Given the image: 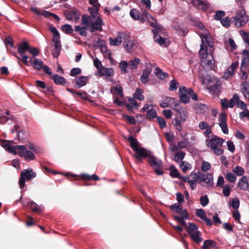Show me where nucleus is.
Instances as JSON below:
<instances>
[{"label":"nucleus","mask_w":249,"mask_h":249,"mask_svg":"<svg viewBox=\"0 0 249 249\" xmlns=\"http://www.w3.org/2000/svg\"><path fill=\"white\" fill-rule=\"evenodd\" d=\"M189 145V142L187 141H181L178 143L177 144V148L178 149H183L186 148Z\"/></svg>","instance_id":"052dcab7"},{"label":"nucleus","mask_w":249,"mask_h":249,"mask_svg":"<svg viewBox=\"0 0 249 249\" xmlns=\"http://www.w3.org/2000/svg\"><path fill=\"white\" fill-rule=\"evenodd\" d=\"M150 151L147 150V155L146 158H148L147 161L150 166L154 169V171L157 175H162L163 172L162 171L163 168L162 162L161 160L157 159L155 157L150 154Z\"/></svg>","instance_id":"20e7f679"},{"label":"nucleus","mask_w":249,"mask_h":249,"mask_svg":"<svg viewBox=\"0 0 249 249\" xmlns=\"http://www.w3.org/2000/svg\"><path fill=\"white\" fill-rule=\"evenodd\" d=\"M242 61L241 62V68L243 66L247 67L249 64V51L247 50H244L242 53Z\"/></svg>","instance_id":"b1692460"},{"label":"nucleus","mask_w":249,"mask_h":249,"mask_svg":"<svg viewBox=\"0 0 249 249\" xmlns=\"http://www.w3.org/2000/svg\"><path fill=\"white\" fill-rule=\"evenodd\" d=\"M51 78L53 80L54 83L56 85H64L66 82L64 77L56 74L52 75Z\"/></svg>","instance_id":"a878e982"},{"label":"nucleus","mask_w":249,"mask_h":249,"mask_svg":"<svg viewBox=\"0 0 249 249\" xmlns=\"http://www.w3.org/2000/svg\"><path fill=\"white\" fill-rule=\"evenodd\" d=\"M19 126L16 125L13 129L11 130V133H14L15 131L17 132V137L22 143H26L28 141L29 133L24 130H19Z\"/></svg>","instance_id":"9d476101"},{"label":"nucleus","mask_w":249,"mask_h":249,"mask_svg":"<svg viewBox=\"0 0 249 249\" xmlns=\"http://www.w3.org/2000/svg\"><path fill=\"white\" fill-rule=\"evenodd\" d=\"M201 38L202 43L199 53L203 59L201 65L207 71L214 70L215 65L213 56V43L210 41V37L207 35H202Z\"/></svg>","instance_id":"f257e3e1"},{"label":"nucleus","mask_w":249,"mask_h":249,"mask_svg":"<svg viewBox=\"0 0 249 249\" xmlns=\"http://www.w3.org/2000/svg\"><path fill=\"white\" fill-rule=\"evenodd\" d=\"M109 40L110 45L112 46H118L121 44L122 42L121 37H120V36L115 38L110 37Z\"/></svg>","instance_id":"a19ab883"},{"label":"nucleus","mask_w":249,"mask_h":249,"mask_svg":"<svg viewBox=\"0 0 249 249\" xmlns=\"http://www.w3.org/2000/svg\"><path fill=\"white\" fill-rule=\"evenodd\" d=\"M82 73V70L79 68H72L70 72V75L71 76H76L77 75L80 74Z\"/></svg>","instance_id":"bf43d9fd"},{"label":"nucleus","mask_w":249,"mask_h":249,"mask_svg":"<svg viewBox=\"0 0 249 249\" xmlns=\"http://www.w3.org/2000/svg\"><path fill=\"white\" fill-rule=\"evenodd\" d=\"M193 92V89L191 88L187 89L185 87L181 86L179 89V96L180 100L186 104L190 101L191 93Z\"/></svg>","instance_id":"6e6552de"},{"label":"nucleus","mask_w":249,"mask_h":249,"mask_svg":"<svg viewBox=\"0 0 249 249\" xmlns=\"http://www.w3.org/2000/svg\"><path fill=\"white\" fill-rule=\"evenodd\" d=\"M200 203L203 207L207 205L209 202V200L207 195L201 196L199 199Z\"/></svg>","instance_id":"13d9d810"},{"label":"nucleus","mask_w":249,"mask_h":249,"mask_svg":"<svg viewBox=\"0 0 249 249\" xmlns=\"http://www.w3.org/2000/svg\"><path fill=\"white\" fill-rule=\"evenodd\" d=\"M18 154L20 157H24L26 161L34 160L35 156L30 150L26 149L25 145H18Z\"/></svg>","instance_id":"1a4fd4ad"},{"label":"nucleus","mask_w":249,"mask_h":249,"mask_svg":"<svg viewBox=\"0 0 249 249\" xmlns=\"http://www.w3.org/2000/svg\"><path fill=\"white\" fill-rule=\"evenodd\" d=\"M157 112L154 109H150L147 111L146 116L148 119H152L157 116Z\"/></svg>","instance_id":"4d7b16f0"},{"label":"nucleus","mask_w":249,"mask_h":249,"mask_svg":"<svg viewBox=\"0 0 249 249\" xmlns=\"http://www.w3.org/2000/svg\"><path fill=\"white\" fill-rule=\"evenodd\" d=\"M222 25L225 27H229L231 25V20L228 17H226L220 20Z\"/></svg>","instance_id":"338daca9"},{"label":"nucleus","mask_w":249,"mask_h":249,"mask_svg":"<svg viewBox=\"0 0 249 249\" xmlns=\"http://www.w3.org/2000/svg\"><path fill=\"white\" fill-rule=\"evenodd\" d=\"M81 179L85 180H93L95 181L99 180L100 178L98 176L95 174L92 175H89L87 174H82L80 176Z\"/></svg>","instance_id":"473e14b6"},{"label":"nucleus","mask_w":249,"mask_h":249,"mask_svg":"<svg viewBox=\"0 0 249 249\" xmlns=\"http://www.w3.org/2000/svg\"><path fill=\"white\" fill-rule=\"evenodd\" d=\"M198 227L194 223H189L188 226H186V231L189 234L195 232V231H196Z\"/></svg>","instance_id":"58836bf2"},{"label":"nucleus","mask_w":249,"mask_h":249,"mask_svg":"<svg viewBox=\"0 0 249 249\" xmlns=\"http://www.w3.org/2000/svg\"><path fill=\"white\" fill-rule=\"evenodd\" d=\"M218 121L219 125L221 128L222 132L225 134H228L229 130L227 124V114L225 112H222L219 114Z\"/></svg>","instance_id":"f8f14e48"},{"label":"nucleus","mask_w":249,"mask_h":249,"mask_svg":"<svg viewBox=\"0 0 249 249\" xmlns=\"http://www.w3.org/2000/svg\"><path fill=\"white\" fill-rule=\"evenodd\" d=\"M29 52L34 56H37L39 54V50L35 47L30 46Z\"/></svg>","instance_id":"0e129e2a"},{"label":"nucleus","mask_w":249,"mask_h":249,"mask_svg":"<svg viewBox=\"0 0 249 249\" xmlns=\"http://www.w3.org/2000/svg\"><path fill=\"white\" fill-rule=\"evenodd\" d=\"M239 99V95L236 93L234 94L232 98H231L229 101V107L232 108L234 106L235 104H236V101Z\"/></svg>","instance_id":"49530a36"},{"label":"nucleus","mask_w":249,"mask_h":249,"mask_svg":"<svg viewBox=\"0 0 249 249\" xmlns=\"http://www.w3.org/2000/svg\"><path fill=\"white\" fill-rule=\"evenodd\" d=\"M27 205H30L31 210L34 212L40 213L42 212L41 208L34 201L28 203Z\"/></svg>","instance_id":"e433bc0d"},{"label":"nucleus","mask_w":249,"mask_h":249,"mask_svg":"<svg viewBox=\"0 0 249 249\" xmlns=\"http://www.w3.org/2000/svg\"><path fill=\"white\" fill-rule=\"evenodd\" d=\"M172 124L174 126L176 127L177 130L178 131L180 132L182 130V126L181 124H183L182 123L181 120H180L178 118H176L172 121Z\"/></svg>","instance_id":"37998d69"},{"label":"nucleus","mask_w":249,"mask_h":249,"mask_svg":"<svg viewBox=\"0 0 249 249\" xmlns=\"http://www.w3.org/2000/svg\"><path fill=\"white\" fill-rule=\"evenodd\" d=\"M234 18L235 25L238 27L245 25L249 20V17L246 15V11L244 9L238 10Z\"/></svg>","instance_id":"0eeeda50"},{"label":"nucleus","mask_w":249,"mask_h":249,"mask_svg":"<svg viewBox=\"0 0 249 249\" xmlns=\"http://www.w3.org/2000/svg\"><path fill=\"white\" fill-rule=\"evenodd\" d=\"M81 22L83 25H85L88 28L90 27L91 22V18L88 15H84L82 17Z\"/></svg>","instance_id":"c9c22d12"},{"label":"nucleus","mask_w":249,"mask_h":249,"mask_svg":"<svg viewBox=\"0 0 249 249\" xmlns=\"http://www.w3.org/2000/svg\"><path fill=\"white\" fill-rule=\"evenodd\" d=\"M88 80V77L84 76H79L75 78V82H76V85L74 87L76 88H80L84 86H85L87 84V82Z\"/></svg>","instance_id":"5701e85b"},{"label":"nucleus","mask_w":249,"mask_h":249,"mask_svg":"<svg viewBox=\"0 0 249 249\" xmlns=\"http://www.w3.org/2000/svg\"><path fill=\"white\" fill-rule=\"evenodd\" d=\"M124 47L127 50L128 52L130 53L132 51V48L134 44L132 40L128 41L126 43H123Z\"/></svg>","instance_id":"603ef678"},{"label":"nucleus","mask_w":249,"mask_h":249,"mask_svg":"<svg viewBox=\"0 0 249 249\" xmlns=\"http://www.w3.org/2000/svg\"><path fill=\"white\" fill-rule=\"evenodd\" d=\"M172 100H173V99L171 97H166L163 101L160 103V106L162 108L168 107H169V104Z\"/></svg>","instance_id":"de8ad7c7"},{"label":"nucleus","mask_w":249,"mask_h":249,"mask_svg":"<svg viewBox=\"0 0 249 249\" xmlns=\"http://www.w3.org/2000/svg\"><path fill=\"white\" fill-rule=\"evenodd\" d=\"M169 208L172 211L177 213H179L182 210L181 205L177 203L174 205L170 206Z\"/></svg>","instance_id":"8fccbe9b"},{"label":"nucleus","mask_w":249,"mask_h":249,"mask_svg":"<svg viewBox=\"0 0 249 249\" xmlns=\"http://www.w3.org/2000/svg\"><path fill=\"white\" fill-rule=\"evenodd\" d=\"M196 215L201 218L202 220L203 219L204 217L206 216V213L205 211L202 209H197L196 211Z\"/></svg>","instance_id":"680f3d73"},{"label":"nucleus","mask_w":249,"mask_h":249,"mask_svg":"<svg viewBox=\"0 0 249 249\" xmlns=\"http://www.w3.org/2000/svg\"><path fill=\"white\" fill-rule=\"evenodd\" d=\"M170 169L171 170L170 175L172 178H179L180 175L179 173L178 170L175 168L174 165H172L170 166Z\"/></svg>","instance_id":"c03bdc74"},{"label":"nucleus","mask_w":249,"mask_h":249,"mask_svg":"<svg viewBox=\"0 0 249 249\" xmlns=\"http://www.w3.org/2000/svg\"><path fill=\"white\" fill-rule=\"evenodd\" d=\"M114 74V71L112 68L101 67L99 71L96 73V75L111 76Z\"/></svg>","instance_id":"aec40b11"},{"label":"nucleus","mask_w":249,"mask_h":249,"mask_svg":"<svg viewBox=\"0 0 249 249\" xmlns=\"http://www.w3.org/2000/svg\"><path fill=\"white\" fill-rule=\"evenodd\" d=\"M242 92L245 98L249 101V83L244 82L242 83Z\"/></svg>","instance_id":"cd10ccee"},{"label":"nucleus","mask_w":249,"mask_h":249,"mask_svg":"<svg viewBox=\"0 0 249 249\" xmlns=\"http://www.w3.org/2000/svg\"><path fill=\"white\" fill-rule=\"evenodd\" d=\"M179 84L175 80H171L169 88V91H175L177 89Z\"/></svg>","instance_id":"6e6d98bb"},{"label":"nucleus","mask_w":249,"mask_h":249,"mask_svg":"<svg viewBox=\"0 0 249 249\" xmlns=\"http://www.w3.org/2000/svg\"><path fill=\"white\" fill-rule=\"evenodd\" d=\"M180 168L183 172L186 173L187 170H190L192 168V166L188 162L182 161L180 165Z\"/></svg>","instance_id":"ea45409f"},{"label":"nucleus","mask_w":249,"mask_h":249,"mask_svg":"<svg viewBox=\"0 0 249 249\" xmlns=\"http://www.w3.org/2000/svg\"><path fill=\"white\" fill-rule=\"evenodd\" d=\"M30 45L26 41H23L22 43L18 44V52L21 55H24V53L26 51H29L30 49Z\"/></svg>","instance_id":"4be33fe9"},{"label":"nucleus","mask_w":249,"mask_h":249,"mask_svg":"<svg viewBox=\"0 0 249 249\" xmlns=\"http://www.w3.org/2000/svg\"><path fill=\"white\" fill-rule=\"evenodd\" d=\"M36 177V173L34 172L33 169L31 168L22 171L20 173V176L18 181V184L20 188L22 189L24 187L26 180H30Z\"/></svg>","instance_id":"423d86ee"},{"label":"nucleus","mask_w":249,"mask_h":249,"mask_svg":"<svg viewBox=\"0 0 249 249\" xmlns=\"http://www.w3.org/2000/svg\"><path fill=\"white\" fill-rule=\"evenodd\" d=\"M141 63L140 59L138 58H135L134 59H131L127 62L126 61H121L119 67L121 70V72L123 74H125L128 72L127 69L131 70L136 69L138 67V65Z\"/></svg>","instance_id":"39448f33"},{"label":"nucleus","mask_w":249,"mask_h":249,"mask_svg":"<svg viewBox=\"0 0 249 249\" xmlns=\"http://www.w3.org/2000/svg\"><path fill=\"white\" fill-rule=\"evenodd\" d=\"M152 72V66L151 65H147L143 70L142 75L140 80L143 84H146L150 81L149 76Z\"/></svg>","instance_id":"dca6fc26"},{"label":"nucleus","mask_w":249,"mask_h":249,"mask_svg":"<svg viewBox=\"0 0 249 249\" xmlns=\"http://www.w3.org/2000/svg\"><path fill=\"white\" fill-rule=\"evenodd\" d=\"M61 30L66 34H71L73 31L71 26L68 24L62 25Z\"/></svg>","instance_id":"79ce46f5"},{"label":"nucleus","mask_w":249,"mask_h":249,"mask_svg":"<svg viewBox=\"0 0 249 249\" xmlns=\"http://www.w3.org/2000/svg\"><path fill=\"white\" fill-rule=\"evenodd\" d=\"M223 142V139L213 135L211 139L206 141V143L208 147L212 148L213 146L216 147H221Z\"/></svg>","instance_id":"4468645a"},{"label":"nucleus","mask_w":249,"mask_h":249,"mask_svg":"<svg viewBox=\"0 0 249 249\" xmlns=\"http://www.w3.org/2000/svg\"><path fill=\"white\" fill-rule=\"evenodd\" d=\"M194 108L198 113H203L207 109V106L201 103H196L194 105Z\"/></svg>","instance_id":"72a5a7b5"},{"label":"nucleus","mask_w":249,"mask_h":249,"mask_svg":"<svg viewBox=\"0 0 249 249\" xmlns=\"http://www.w3.org/2000/svg\"><path fill=\"white\" fill-rule=\"evenodd\" d=\"M249 186V180L248 178L244 176L238 181V187L241 190H247Z\"/></svg>","instance_id":"412c9836"},{"label":"nucleus","mask_w":249,"mask_h":249,"mask_svg":"<svg viewBox=\"0 0 249 249\" xmlns=\"http://www.w3.org/2000/svg\"><path fill=\"white\" fill-rule=\"evenodd\" d=\"M80 14L77 10L74 9L67 12L65 17L67 19L69 20L77 21L80 18Z\"/></svg>","instance_id":"f3484780"},{"label":"nucleus","mask_w":249,"mask_h":249,"mask_svg":"<svg viewBox=\"0 0 249 249\" xmlns=\"http://www.w3.org/2000/svg\"><path fill=\"white\" fill-rule=\"evenodd\" d=\"M75 31L78 32V33L82 36H86L87 35V32L86 31L89 28L83 26L81 27L79 25H76L74 27Z\"/></svg>","instance_id":"f704fd0d"},{"label":"nucleus","mask_w":249,"mask_h":249,"mask_svg":"<svg viewBox=\"0 0 249 249\" xmlns=\"http://www.w3.org/2000/svg\"><path fill=\"white\" fill-rule=\"evenodd\" d=\"M239 117L241 120H243L245 117L249 119V110L248 108H247V109L243 110V111L239 113Z\"/></svg>","instance_id":"774afa93"},{"label":"nucleus","mask_w":249,"mask_h":249,"mask_svg":"<svg viewBox=\"0 0 249 249\" xmlns=\"http://www.w3.org/2000/svg\"><path fill=\"white\" fill-rule=\"evenodd\" d=\"M232 171L237 176H242L244 174V169L243 167L239 166H235L232 170Z\"/></svg>","instance_id":"3c124183"},{"label":"nucleus","mask_w":249,"mask_h":249,"mask_svg":"<svg viewBox=\"0 0 249 249\" xmlns=\"http://www.w3.org/2000/svg\"><path fill=\"white\" fill-rule=\"evenodd\" d=\"M223 187V193L225 196L228 197L231 193V188L228 185H224Z\"/></svg>","instance_id":"69168bd1"},{"label":"nucleus","mask_w":249,"mask_h":249,"mask_svg":"<svg viewBox=\"0 0 249 249\" xmlns=\"http://www.w3.org/2000/svg\"><path fill=\"white\" fill-rule=\"evenodd\" d=\"M123 118L126 119L127 121H128L131 124H134L136 123L135 119L133 116L123 114Z\"/></svg>","instance_id":"e2e57ef3"},{"label":"nucleus","mask_w":249,"mask_h":249,"mask_svg":"<svg viewBox=\"0 0 249 249\" xmlns=\"http://www.w3.org/2000/svg\"><path fill=\"white\" fill-rule=\"evenodd\" d=\"M190 177L197 179V182L202 186H204L203 183H206L208 187H212L213 185V176L211 174H203L200 172L196 174L192 172L190 174Z\"/></svg>","instance_id":"7ed1b4c3"},{"label":"nucleus","mask_w":249,"mask_h":249,"mask_svg":"<svg viewBox=\"0 0 249 249\" xmlns=\"http://www.w3.org/2000/svg\"><path fill=\"white\" fill-rule=\"evenodd\" d=\"M199 76L202 83L204 84L207 83L209 85V87H210V84H213L215 83V82H213L212 79L216 78L214 76H211L209 75H206L205 76L204 75L201 76V75H199Z\"/></svg>","instance_id":"c85d7f7f"},{"label":"nucleus","mask_w":249,"mask_h":249,"mask_svg":"<svg viewBox=\"0 0 249 249\" xmlns=\"http://www.w3.org/2000/svg\"><path fill=\"white\" fill-rule=\"evenodd\" d=\"M130 17L135 20H140L142 23L144 22L145 19L150 17V16L147 13H144L141 16L140 11L137 9H132L130 12ZM151 18L153 19V17Z\"/></svg>","instance_id":"ddd939ff"},{"label":"nucleus","mask_w":249,"mask_h":249,"mask_svg":"<svg viewBox=\"0 0 249 249\" xmlns=\"http://www.w3.org/2000/svg\"><path fill=\"white\" fill-rule=\"evenodd\" d=\"M97 43L100 47L101 51L102 53L107 52V46L106 44V42L104 40L99 39L97 41Z\"/></svg>","instance_id":"a18cd8bd"},{"label":"nucleus","mask_w":249,"mask_h":249,"mask_svg":"<svg viewBox=\"0 0 249 249\" xmlns=\"http://www.w3.org/2000/svg\"><path fill=\"white\" fill-rule=\"evenodd\" d=\"M127 140L130 143V146L135 152L134 157L139 161L141 162L142 160L145 158L147 156V150L143 147L139 148V142L137 139L132 136H129Z\"/></svg>","instance_id":"f03ea898"},{"label":"nucleus","mask_w":249,"mask_h":249,"mask_svg":"<svg viewBox=\"0 0 249 249\" xmlns=\"http://www.w3.org/2000/svg\"><path fill=\"white\" fill-rule=\"evenodd\" d=\"M155 74L160 79L164 80L169 77V74L165 72H164L161 69L157 68L155 70Z\"/></svg>","instance_id":"c756f323"},{"label":"nucleus","mask_w":249,"mask_h":249,"mask_svg":"<svg viewBox=\"0 0 249 249\" xmlns=\"http://www.w3.org/2000/svg\"><path fill=\"white\" fill-rule=\"evenodd\" d=\"M54 48L52 50V53L54 57H57L61 50V45L53 44Z\"/></svg>","instance_id":"4c0bfd02"},{"label":"nucleus","mask_w":249,"mask_h":249,"mask_svg":"<svg viewBox=\"0 0 249 249\" xmlns=\"http://www.w3.org/2000/svg\"><path fill=\"white\" fill-rule=\"evenodd\" d=\"M212 80L213 82H215V83L213 84H210L209 88L211 90L216 93L218 91L220 88V82L217 78H213Z\"/></svg>","instance_id":"7c9ffc66"},{"label":"nucleus","mask_w":249,"mask_h":249,"mask_svg":"<svg viewBox=\"0 0 249 249\" xmlns=\"http://www.w3.org/2000/svg\"><path fill=\"white\" fill-rule=\"evenodd\" d=\"M90 24V28L89 29L90 32H93L95 30L99 31H102L101 26L103 24V20L99 17H97L96 19L93 21Z\"/></svg>","instance_id":"a211bd4d"},{"label":"nucleus","mask_w":249,"mask_h":249,"mask_svg":"<svg viewBox=\"0 0 249 249\" xmlns=\"http://www.w3.org/2000/svg\"><path fill=\"white\" fill-rule=\"evenodd\" d=\"M2 145L5 149L8 152L11 153L15 155L17 154L18 145H12L10 142L6 140L2 141Z\"/></svg>","instance_id":"6ab92c4d"},{"label":"nucleus","mask_w":249,"mask_h":249,"mask_svg":"<svg viewBox=\"0 0 249 249\" xmlns=\"http://www.w3.org/2000/svg\"><path fill=\"white\" fill-rule=\"evenodd\" d=\"M175 108L174 109L176 110L178 112V117L181 120L182 123H184L187 119L188 117V113L186 108L183 107H179L178 104H175L174 105Z\"/></svg>","instance_id":"2eb2a0df"},{"label":"nucleus","mask_w":249,"mask_h":249,"mask_svg":"<svg viewBox=\"0 0 249 249\" xmlns=\"http://www.w3.org/2000/svg\"><path fill=\"white\" fill-rule=\"evenodd\" d=\"M30 63L35 69L37 70H41L43 68L44 64L43 62L41 60L37 58H35L33 61H32V58H30Z\"/></svg>","instance_id":"393cba45"},{"label":"nucleus","mask_w":249,"mask_h":249,"mask_svg":"<svg viewBox=\"0 0 249 249\" xmlns=\"http://www.w3.org/2000/svg\"><path fill=\"white\" fill-rule=\"evenodd\" d=\"M142 90L138 88L136 89V90L133 95L136 99L140 101H142L144 99V96L143 95H142Z\"/></svg>","instance_id":"09e8293b"},{"label":"nucleus","mask_w":249,"mask_h":249,"mask_svg":"<svg viewBox=\"0 0 249 249\" xmlns=\"http://www.w3.org/2000/svg\"><path fill=\"white\" fill-rule=\"evenodd\" d=\"M225 15V13L223 11H217L215 12V15H214L213 18L216 20H221L222 19V18L224 17Z\"/></svg>","instance_id":"5fc2aeb1"},{"label":"nucleus","mask_w":249,"mask_h":249,"mask_svg":"<svg viewBox=\"0 0 249 249\" xmlns=\"http://www.w3.org/2000/svg\"><path fill=\"white\" fill-rule=\"evenodd\" d=\"M225 178L231 183H234L236 180V177L231 172L227 173Z\"/></svg>","instance_id":"864d4df0"},{"label":"nucleus","mask_w":249,"mask_h":249,"mask_svg":"<svg viewBox=\"0 0 249 249\" xmlns=\"http://www.w3.org/2000/svg\"><path fill=\"white\" fill-rule=\"evenodd\" d=\"M154 41L158 43L161 46L165 44V38L161 37L159 34V32L154 31Z\"/></svg>","instance_id":"2f4dec72"},{"label":"nucleus","mask_w":249,"mask_h":249,"mask_svg":"<svg viewBox=\"0 0 249 249\" xmlns=\"http://www.w3.org/2000/svg\"><path fill=\"white\" fill-rule=\"evenodd\" d=\"M191 238L197 244H199L202 241V238L201 237V233L200 231H196L195 232L189 234Z\"/></svg>","instance_id":"bb28decb"},{"label":"nucleus","mask_w":249,"mask_h":249,"mask_svg":"<svg viewBox=\"0 0 249 249\" xmlns=\"http://www.w3.org/2000/svg\"><path fill=\"white\" fill-rule=\"evenodd\" d=\"M191 3L194 7L203 12H206L211 7V4L207 0H191Z\"/></svg>","instance_id":"9b49d317"}]
</instances>
